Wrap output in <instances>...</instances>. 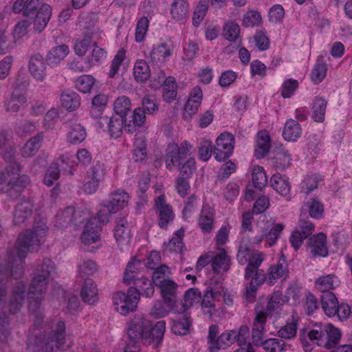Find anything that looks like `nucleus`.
Wrapping results in <instances>:
<instances>
[{
	"label": "nucleus",
	"instance_id": "f257e3e1",
	"mask_svg": "<svg viewBox=\"0 0 352 352\" xmlns=\"http://www.w3.org/2000/svg\"><path fill=\"white\" fill-rule=\"evenodd\" d=\"M47 228L44 223H38L33 230L21 234L14 248L8 252V263H0V311L8 308L10 314H15L22 308L26 296L25 284L19 281L12 287L8 298V282L10 278L18 279L23 274V263L28 252L38 250L43 243Z\"/></svg>",
	"mask_w": 352,
	"mask_h": 352
},
{
	"label": "nucleus",
	"instance_id": "f03ea898",
	"mask_svg": "<svg viewBox=\"0 0 352 352\" xmlns=\"http://www.w3.org/2000/svg\"><path fill=\"white\" fill-rule=\"evenodd\" d=\"M37 302L30 304V317L32 321L29 329L26 346L29 352L65 351L71 345L67 342L65 323L63 320L44 322Z\"/></svg>",
	"mask_w": 352,
	"mask_h": 352
},
{
	"label": "nucleus",
	"instance_id": "7ed1b4c3",
	"mask_svg": "<svg viewBox=\"0 0 352 352\" xmlns=\"http://www.w3.org/2000/svg\"><path fill=\"white\" fill-rule=\"evenodd\" d=\"M3 157L8 165L0 173V190L7 193L11 199H15L29 184L30 179L26 175H19L22 166L15 160L14 148L6 150Z\"/></svg>",
	"mask_w": 352,
	"mask_h": 352
},
{
	"label": "nucleus",
	"instance_id": "20e7f679",
	"mask_svg": "<svg viewBox=\"0 0 352 352\" xmlns=\"http://www.w3.org/2000/svg\"><path fill=\"white\" fill-rule=\"evenodd\" d=\"M192 147L187 140L180 145L175 143L169 144L165 159L166 168L169 170L176 168L179 171L178 175L191 178L197 169L196 160L190 154Z\"/></svg>",
	"mask_w": 352,
	"mask_h": 352
},
{
	"label": "nucleus",
	"instance_id": "39448f33",
	"mask_svg": "<svg viewBox=\"0 0 352 352\" xmlns=\"http://www.w3.org/2000/svg\"><path fill=\"white\" fill-rule=\"evenodd\" d=\"M55 272L54 263L48 258H44L41 264H38L34 271V276L28 291V311L30 304L37 302L39 311L43 314L41 302L52 274Z\"/></svg>",
	"mask_w": 352,
	"mask_h": 352
},
{
	"label": "nucleus",
	"instance_id": "423d86ee",
	"mask_svg": "<svg viewBox=\"0 0 352 352\" xmlns=\"http://www.w3.org/2000/svg\"><path fill=\"white\" fill-rule=\"evenodd\" d=\"M301 330L313 344L327 349L335 348L341 338L340 329L330 323H316Z\"/></svg>",
	"mask_w": 352,
	"mask_h": 352
},
{
	"label": "nucleus",
	"instance_id": "0eeeda50",
	"mask_svg": "<svg viewBox=\"0 0 352 352\" xmlns=\"http://www.w3.org/2000/svg\"><path fill=\"white\" fill-rule=\"evenodd\" d=\"M89 216L87 210H76L74 206H67L60 210L55 217V226L63 229L69 226L75 228L81 226Z\"/></svg>",
	"mask_w": 352,
	"mask_h": 352
},
{
	"label": "nucleus",
	"instance_id": "6e6552de",
	"mask_svg": "<svg viewBox=\"0 0 352 352\" xmlns=\"http://www.w3.org/2000/svg\"><path fill=\"white\" fill-rule=\"evenodd\" d=\"M149 320L144 317L135 316L130 322L127 335L129 340L124 348L123 352H138L139 349L137 344L144 336L145 331L148 329Z\"/></svg>",
	"mask_w": 352,
	"mask_h": 352
},
{
	"label": "nucleus",
	"instance_id": "1a4fd4ad",
	"mask_svg": "<svg viewBox=\"0 0 352 352\" xmlns=\"http://www.w3.org/2000/svg\"><path fill=\"white\" fill-rule=\"evenodd\" d=\"M249 336L250 329L246 324L241 325L237 329L226 331L218 336L214 352H217L221 349H227L235 342L239 346H245Z\"/></svg>",
	"mask_w": 352,
	"mask_h": 352
},
{
	"label": "nucleus",
	"instance_id": "9d476101",
	"mask_svg": "<svg viewBox=\"0 0 352 352\" xmlns=\"http://www.w3.org/2000/svg\"><path fill=\"white\" fill-rule=\"evenodd\" d=\"M107 166L101 161H94L86 172L84 191L88 194L95 193L108 174Z\"/></svg>",
	"mask_w": 352,
	"mask_h": 352
},
{
	"label": "nucleus",
	"instance_id": "9b49d317",
	"mask_svg": "<svg viewBox=\"0 0 352 352\" xmlns=\"http://www.w3.org/2000/svg\"><path fill=\"white\" fill-rule=\"evenodd\" d=\"M139 300V294L136 293L134 289L128 288L126 292L120 291L113 296L115 309L123 316H126L129 313L135 311Z\"/></svg>",
	"mask_w": 352,
	"mask_h": 352
},
{
	"label": "nucleus",
	"instance_id": "f8f14e48",
	"mask_svg": "<svg viewBox=\"0 0 352 352\" xmlns=\"http://www.w3.org/2000/svg\"><path fill=\"white\" fill-rule=\"evenodd\" d=\"M235 144L234 136L228 132L221 133L216 140L213 155L218 162H225L233 153Z\"/></svg>",
	"mask_w": 352,
	"mask_h": 352
},
{
	"label": "nucleus",
	"instance_id": "ddd939ff",
	"mask_svg": "<svg viewBox=\"0 0 352 352\" xmlns=\"http://www.w3.org/2000/svg\"><path fill=\"white\" fill-rule=\"evenodd\" d=\"M154 209L158 217V226L162 229H167L168 226L175 218L171 206L166 204V196L160 195L155 199Z\"/></svg>",
	"mask_w": 352,
	"mask_h": 352
},
{
	"label": "nucleus",
	"instance_id": "4468645a",
	"mask_svg": "<svg viewBox=\"0 0 352 352\" xmlns=\"http://www.w3.org/2000/svg\"><path fill=\"white\" fill-rule=\"evenodd\" d=\"M145 331L144 336L142 337V344L144 345H153L154 349L158 348L163 340L164 335L166 331V322L164 320H160L153 326L149 320V327Z\"/></svg>",
	"mask_w": 352,
	"mask_h": 352
},
{
	"label": "nucleus",
	"instance_id": "2eb2a0df",
	"mask_svg": "<svg viewBox=\"0 0 352 352\" xmlns=\"http://www.w3.org/2000/svg\"><path fill=\"white\" fill-rule=\"evenodd\" d=\"M307 246L313 257H327L329 255L327 235L323 232L310 236Z\"/></svg>",
	"mask_w": 352,
	"mask_h": 352
},
{
	"label": "nucleus",
	"instance_id": "dca6fc26",
	"mask_svg": "<svg viewBox=\"0 0 352 352\" xmlns=\"http://www.w3.org/2000/svg\"><path fill=\"white\" fill-rule=\"evenodd\" d=\"M256 316L252 327V338L254 345L260 346L262 343L265 331L267 314L264 310H258V306L255 308Z\"/></svg>",
	"mask_w": 352,
	"mask_h": 352
},
{
	"label": "nucleus",
	"instance_id": "f3484780",
	"mask_svg": "<svg viewBox=\"0 0 352 352\" xmlns=\"http://www.w3.org/2000/svg\"><path fill=\"white\" fill-rule=\"evenodd\" d=\"M289 274L287 258L282 254L276 264L271 265L267 272V283L269 285H274L278 279H286Z\"/></svg>",
	"mask_w": 352,
	"mask_h": 352
},
{
	"label": "nucleus",
	"instance_id": "a211bd4d",
	"mask_svg": "<svg viewBox=\"0 0 352 352\" xmlns=\"http://www.w3.org/2000/svg\"><path fill=\"white\" fill-rule=\"evenodd\" d=\"M203 98V92L201 89L197 86L194 87L190 93L188 100L186 101L183 111V118L186 120H190L198 111Z\"/></svg>",
	"mask_w": 352,
	"mask_h": 352
},
{
	"label": "nucleus",
	"instance_id": "6ab92c4d",
	"mask_svg": "<svg viewBox=\"0 0 352 352\" xmlns=\"http://www.w3.org/2000/svg\"><path fill=\"white\" fill-rule=\"evenodd\" d=\"M129 196L122 189H118L109 194V199L104 202V206L111 212H118L128 206Z\"/></svg>",
	"mask_w": 352,
	"mask_h": 352
},
{
	"label": "nucleus",
	"instance_id": "aec40b11",
	"mask_svg": "<svg viewBox=\"0 0 352 352\" xmlns=\"http://www.w3.org/2000/svg\"><path fill=\"white\" fill-rule=\"evenodd\" d=\"M155 286L160 289L164 302H168L170 306H175L178 285L173 280L162 279V281L157 282Z\"/></svg>",
	"mask_w": 352,
	"mask_h": 352
},
{
	"label": "nucleus",
	"instance_id": "412c9836",
	"mask_svg": "<svg viewBox=\"0 0 352 352\" xmlns=\"http://www.w3.org/2000/svg\"><path fill=\"white\" fill-rule=\"evenodd\" d=\"M101 225L96 219H89L85 226L80 240L85 245H91L100 239Z\"/></svg>",
	"mask_w": 352,
	"mask_h": 352
},
{
	"label": "nucleus",
	"instance_id": "4be33fe9",
	"mask_svg": "<svg viewBox=\"0 0 352 352\" xmlns=\"http://www.w3.org/2000/svg\"><path fill=\"white\" fill-rule=\"evenodd\" d=\"M215 210L208 204H204L200 212L197 223L204 234L210 233L214 224Z\"/></svg>",
	"mask_w": 352,
	"mask_h": 352
},
{
	"label": "nucleus",
	"instance_id": "5701e85b",
	"mask_svg": "<svg viewBox=\"0 0 352 352\" xmlns=\"http://www.w3.org/2000/svg\"><path fill=\"white\" fill-rule=\"evenodd\" d=\"M29 71L37 81L43 82L46 76V63L40 54L32 55L29 60Z\"/></svg>",
	"mask_w": 352,
	"mask_h": 352
},
{
	"label": "nucleus",
	"instance_id": "b1692460",
	"mask_svg": "<svg viewBox=\"0 0 352 352\" xmlns=\"http://www.w3.org/2000/svg\"><path fill=\"white\" fill-rule=\"evenodd\" d=\"M173 53V46L172 44L162 43L153 45L150 52V60L153 64L163 63L168 60Z\"/></svg>",
	"mask_w": 352,
	"mask_h": 352
},
{
	"label": "nucleus",
	"instance_id": "393cba45",
	"mask_svg": "<svg viewBox=\"0 0 352 352\" xmlns=\"http://www.w3.org/2000/svg\"><path fill=\"white\" fill-rule=\"evenodd\" d=\"M33 28L35 32H41L46 28L52 16V8L47 3H42L35 12Z\"/></svg>",
	"mask_w": 352,
	"mask_h": 352
},
{
	"label": "nucleus",
	"instance_id": "a878e982",
	"mask_svg": "<svg viewBox=\"0 0 352 352\" xmlns=\"http://www.w3.org/2000/svg\"><path fill=\"white\" fill-rule=\"evenodd\" d=\"M41 4V0H16L12 11L15 14L22 13L23 16H28L35 14Z\"/></svg>",
	"mask_w": 352,
	"mask_h": 352
},
{
	"label": "nucleus",
	"instance_id": "bb28decb",
	"mask_svg": "<svg viewBox=\"0 0 352 352\" xmlns=\"http://www.w3.org/2000/svg\"><path fill=\"white\" fill-rule=\"evenodd\" d=\"M115 239L120 246L129 244L131 241V230L125 218H121L113 230Z\"/></svg>",
	"mask_w": 352,
	"mask_h": 352
},
{
	"label": "nucleus",
	"instance_id": "cd10ccee",
	"mask_svg": "<svg viewBox=\"0 0 352 352\" xmlns=\"http://www.w3.org/2000/svg\"><path fill=\"white\" fill-rule=\"evenodd\" d=\"M32 204L26 199H23L15 207L14 212V223L21 225L30 218L32 214Z\"/></svg>",
	"mask_w": 352,
	"mask_h": 352
},
{
	"label": "nucleus",
	"instance_id": "c85d7f7f",
	"mask_svg": "<svg viewBox=\"0 0 352 352\" xmlns=\"http://www.w3.org/2000/svg\"><path fill=\"white\" fill-rule=\"evenodd\" d=\"M340 283L338 278L335 274H331L318 278L315 282V287L322 294H325L327 292H332L331 290L338 287Z\"/></svg>",
	"mask_w": 352,
	"mask_h": 352
},
{
	"label": "nucleus",
	"instance_id": "c756f323",
	"mask_svg": "<svg viewBox=\"0 0 352 352\" xmlns=\"http://www.w3.org/2000/svg\"><path fill=\"white\" fill-rule=\"evenodd\" d=\"M44 134L43 132L38 133L32 137L21 148V155L25 158H30L34 156L41 148Z\"/></svg>",
	"mask_w": 352,
	"mask_h": 352
},
{
	"label": "nucleus",
	"instance_id": "7c9ffc66",
	"mask_svg": "<svg viewBox=\"0 0 352 352\" xmlns=\"http://www.w3.org/2000/svg\"><path fill=\"white\" fill-rule=\"evenodd\" d=\"M230 257L227 254L225 249L219 248V252L212 261V269L214 273L220 274L228 271L230 267Z\"/></svg>",
	"mask_w": 352,
	"mask_h": 352
},
{
	"label": "nucleus",
	"instance_id": "2f4dec72",
	"mask_svg": "<svg viewBox=\"0 0 352 352\" xmlns=\"http://www.w3.org/2000/svg\"><path fill=\"white\" fill-rule=\"evenodd\" d=\"M80 296L82 300L89 305H94L98 301V289L92 279H85L80 291Z\"/></svg>",
	"mask_w": 352,
	"mask_h": 352
},
{
	"label": "nucleus",
	"instance_id": "473e14b6",
	"mask_svg": "<svg viewBox=\"0 0 352 352\" xmlns=\"http://www.w3.org/2000/svg\"><path fill=\"white\" fill-rule=\"evenodd\" d=\"M184 236V229L183 228L179 229L174 232V236L168 241V242H164L163 246L164 250L170 253H182L185 244L183 241Z\"/></svg>",
	"mask_w": 352,
	"mask_h": 352
},
{
	"label": "nucleus",
	"instance_id": "72a5a7b5",
	"mask_svg": "<svg viewBox=\"0 0 352 352\" xmlns=\"http://www.w3.org/2000/svg\"><path fill=\"white\" fill-rule=\"evenodd\" d=\"M133 286L130 287V289H134L136 293L139 294V300L140 296H145L146 298H151L155 292L153 283L145 277L137 278L132 281Z\"/></svg>",
	"mask_w": 352,
	"mask_h": 352
},
{
	"label": "nucleus",
	"instance_id": "f704fd0d",
	"mask_svg": "<svg viewBox=\"0 0 352 352\" xmlns=\"http://www.w3.org/2000/svg\"><path fill=\"white\" fill-rule=\"evenodd\" d=\"M302 132L299 122L294 119H289L285 124L283 137L286 141L296 142L300 138Z\"/></svg>",
	"mask_w": 352,
	"mask_h": 352
},
{
	"label": "nucleus",
	"instance_id": "c9c22d12",
	"mask_svg": "<svg viewBox=\"0 0 352 352\" xmlns=\"http://www.w3.org/2000/svg\"><path fill=\"white\" fill-rule=\"evenodd\" d=\"M87 137L85 128L78 123H72L66 135L67 142L72 144H79Z\"/></svg>",
	"mask_w": 352,
	"mask_h": 352
},
{
	"label": "nucleus",
	"instance_id": "e433bc0d",
	"mask_svg": "<svg viewBox=\"0 0 352 352\" xmlns=\"http://www.w3.org/2000/svg\"><path fill=\"white\" fill-rule=\"evenodd\" d=\"M189 14V3L187 0H174L170 6V14L177 21L186 20Z\"/></svg>",
	"mask_w": 352,
	"mask_h": 352
},
{
	"label": "nucleus",
	"instance_id": "4c0bfd02",
	"mask_svg": "<svg viewBox=\"0 0 352 352\" xmlns=\"http://www.w3.org/2000/svg\"><path fill=\"white\" fill-rule=\"evenodd\" d=\"M69 49L67 45L55 46L48 52L46 61L51 67L58 65L69 54Z\"/></svg>",
	"mask_w": 352,
	"mask_h": 352
},
{
	"label": "nucleus",
	"instance_id": "58836bf2",
	"mask_svg": "<svg viewBox=\"0 0 352 352\" xmlns=\"http://www.w3.org/2000/svg\"><path fill=\"white\" fill-rule=\"evenodd\" d=\"M27 102L26 97L19 90H14L9 99L4 102V107L8 112H18L20 108Z\"/></svg>",
	"mask_w": 352,
	"mask_h": 352
},
{
	"label": "nucleus",
	"instance_id": "ea45409f",
	"mask_svg": "<svg viewBox=\"0 0 352 352\" xmlns=\"http://www.w3.org/2000/svg\"><path fill=\"white\" fill-rule=\"evenodd\" d=\"M132 150V159L135 162H142L147 156V144L144 136L135 137Z\"/></svg>",
	"mask_w": 352,
	"mask_h": 352
},
{
	"label": "nucleus",
	"instance_id": "a19ab883",
	"mask_svg": "<svg viewBox=\"0 0 352 352\" xmlns=\"http://www.w3.org/2000/svg\"><path fill=\"white\" fill-rule=\"evenodd\" d=\"M62 106L68 111H75L80 105V98L74 91L65 89L60 97Z\"/></svg>",
	"mask_w": 352,
	"mask_h": 352
},
{
	"label": "nucleus",
	"instance_id": "79ce46f5",
	"mask_svg": "<svg viewBox=\"0 0 352 352\" xmlns=\"http://www.w3.org/2000/svg\"><path fill=\"white\" fill-rule=\"evenodd\" d=\"M145 113L141 107L135 108L133 112L132 120L124 124V131L128 133H133L136 131L137 127L143 126L146 118Z\"/></svg>",
	"mask_w": 352,
	"mask_h": 352
},
{
	"label": "nucleus",
	"instance_id": "37998d69",
	"mask_svg": "<svg viewBox=\"0 0 352 352\" xmlns=\"http://www.w3.org/2000/svg\"><path fill=\"white\" fill-rule=\"evenodd\" d=\"M320 302L322 309L326 316L333 317L336 316V309L338 305V300L333 292H327L321 294Z\"/></svg>",
	"mask_w": 352,
	"mask_h": 352
},
{
	"label": "nucleus",
	"instance_id": "c03bdc74",
	"mask_svg": "<svg viewBox=\"0 0 352 352\" xmlns=\"http://www.w3.org/2000/svg\"><path fill=\"white\" fill-rule=\"evenodd\" d=\"M298 324V318L293 315L292 318H289L286 324L278 331V337L287 340L294 338L297 333Z\"/></svg>",
	"mask_w": 352,
	"mask_h": 352
},
{
	"label": "nucleus",
	"instance_id": "a18cd8bd",
	"mask_svg": "<svg viewBox=\"0 0 352 352\" xmlns=\"http://www.w3.org/2000/svg\"><path fill=\"white\" fill-rule=\"evenodd\" d=\"M303 206L307 210L311 217L319 219L324 214V205L317 197H310L304 202Z\"/></svg>",
	"mask_w": 352,
	"mask_h": 352
},
{
	"label": "nucleus",
	"instance_id": "49530a36",
	"mask_svg": "<svg viewBox=\"0 0 352 352\" xmlns=\"http://www.w3.org/2000/svg\"><path fill=\"white\" fill-rule=\"evenodd\" d=\"M327 106L326 100L321 97H316L312 102L311 118L316 122H323L325 118V112Z\"/></svg>",
	"mask_w": 352,
	"mask_h": 352
},
{
	"label": "nucleus",
	"instance_id": "de8ad7c7",
	"mask_svg": "<svg viewBox=\"0 0 352 352\" xmlns=\"http://www.w3.org/2000/svg\"><path fill=\"white\" fill-rule=\"evenodd\" d=\"M126 122V118L118 116H112L109 118L108 122V131L111 138H120L124 129V124Z\"/></svg>",
	"mask_w": 352,
	"mask_h": 352
},
{
	"label": "nucleus",
	"instance_id": "09e8293b",
	"mask_svg": "<svg viewBox=\"0 0 352 352\" xmlns=\"http://www.w3.org/2000/svg\"><path fill=\"white\" fill-rule=\"evenodd\" d=\"M271 186L280 195L287 197L290 193V184L280 174H274L270 179Z\"/></svg>",
	"mask_w": 352,
	"mask_h": 352
},
{
	"label": "nucleus",
	"instance_id": "8fccbe9b",
	"mask_svg": "<svg viewBox=\"0 0 352 352\" xmlns=\"http://www.w3.org/2000/svg\"><path fill=\"white\" fill-rule=\"evenodd\" d=\"M133 76L135 80L140 82H144L151 77L150 67L146 60L138 59L135 61Z\"/></svg>",
	"mask_w": 352,
	"mask_h": 352
},
{
	"label": "nucleus",
	"instance_id": "3c124183",
	"mask_svg": "<svg viewBox=\"0 0 352 352\" xmlns=\"http://www.w3.org/2000/svg\"><path fill=\"white\" fill-rule=\"evenodd\" d=\"M59 172L63 175H74L76 170L75 167L78 165L76 162L67 155H60L54 162Z\"/></svg>",
	"mask_w": 352,
	"mask_h": 352
},
{
	"label": "nucleus",
	"instance_id": "603ef678",
	"mask_svg": "<svg viewBox=\"0 0 352 352\" xmlns=\"http://www.w3.org/2000/svg\"><path fill=\"white\" fill-rule=\"evenodd\" d=\"M177 84L174 77H167L166 85L162 87V98L164 101L170 103L176 99Z\"/></svg>",
	"mask_w": 352,
	"mask_h": 352
},
{
	"label": "nucleus",
	"instance_id": "864d4df0",
	"mask_svg": "<svg viewBox=\"0 0 352 352\" xmlns=\"http://www.w3.org/2000/svg\"><path fill=\"white\" fill-rule=\"evenodd\" d=\"M284 304L285 300L283 298L282 292L280 291H275L272 294L266 307L261 310H264L268 317L272 316L278 309H280Z\"/></svg>",
	"mask_w": 352,
	"mask_h": 352
},
{
	"label": "nucleus",
	"instance_id": "5fc2aeb1",
	"mask_svg": "<svg viewBox=\"0 0 352 352\" xmlns=\"http://www.w3.org/2000/svg\"><path fill=\"white\" fill-rule=\"evenodd\" d=\"M292 157L290 153L286 150L278 151L272 158L273 166L280 170L287 168L291 165Z\"/></svg>",
	"mask_w": 352,
	"mask_h": 352
},
{
	"label": "nucleus",
	"instance_id": "6e6d98bb",
	"mask_svg": "<svg viewBox=\"0 0 352 352\" xmlns=\"http://www.w3.org/2000/svg\"><path fill=\"white\" fill-rule=\"evenodd\" d=\"M93 32L87 30L83 34L82 38L76 40L74 45L75 53L80 56H82L90 47L92 43Z\"/></svg>",
	"mask_w": 352,
	"mask_h": 352
},
{
	"label": "nucleus",
	"instance_id": "4d7b16f0",
	"mask_svg": "<svg viewBox=\"0 0 352 352\" xmlns=\"http://www.w3.org/2000/svg\"><path fill=\"white\" fill-rule=\"evenodd\" d=\"M131 109V100L125 96H119L114 102L113 109L116 116L126 118V115Z\"/></svg>",
	"mask_w": 352,
	"mask_h": 352
},
{
	"label": "nucleus",
	"instance_id": "13d9d810",
	"mask_svg": "<svg viewBox=\"0 0 352 352\" xmlns=\"http://www.w3.org/2000/svg\"><path fill=\"white\" fill-rule=\"evenodd\" d=\"M190 326V316L184 314L179 318L174 321L171 327V331L175 335H186L189 331Z\"/></svg>",
	"mask_w": 352,
	"mask_h": 352
},
{
	"label": "nucleus",
	"instance_id": "bf43d9fd",
	"mask_svg": "<svg viewBox=\"0 0 352 352\" xmlns=\"http://www.w3.org/2000/svg\"><path fill=\"white\" fill-rule=\"evenodd\" d=\"M270 148V137L267 134L258 133L254 155L257 159L264 157Z\"/></svg>",
	"mask_w": 352,
	"mask_h": 352
},
{
	"label": "nucleus",
	"instance_id": "052dcab7",
	"mask_svg": "<svg viewBox=\"0 0 352 352\" xmlns=\"http://www.w3.org/2000/svg\"><path fill=\"white\" fill-rule=\"evenodd\" d=\"M254 186L261 190L267 183V177L263 167L254 166L252 172Z\"/></svg>",
	"mask_w": 352,
	"mask_h": 352
},
{
	"label": "nucleus",
	"instance_id": "680f3d73",
	"mask_svg": "<svg viewBox=\"0 0 352 352\" xmlns=\"http://www.w3.org/2000/svg\"><path fill=\"white\" fill-rule=\"evenodd\" d=\"M267 352H284L287 349L285 341L278 338H269L260 344Z\"/></svg>",
	"mask_w": 352,
	"mask_h": 352
},
{
	"label": "nucleus",
	"instance_id": "e2e57ef3",
	"mask_svg": "<svg viewBox=\"0 0 352 352\" xmlns=\"http://www.w3.org/2000/svg\"><path fill=\"white\" fill-rule=\"evenodd\" d=\"M263 255L262 253H256L253 254L250 260L248 261L246 264L247 266L245 269L244 278H248L252 273L256 271L261 270L258 267L261 266V263L263 261Z\"/></svg>",
	"mask_w": 352,
	"mask_h": 352
},
{
	"label": "nucleus",
	"instance_id": "0e129e2a",
	"mask_svg": "<svg viewBox=\"0 0 352 352\" xmlns=\"http://www.w3.org/2000/svg\"><path fill=\"white\" fill-rule=\"evenodd\" d=\"M201 298V294L197 288L188 289L184 294V302L182 305L183 311L185 312L194 304L199 302Z\"/></svg>",
	"mask_w": 352,
	"mask_h": 352
},
{
	"label": "nucleus",
	"instance_id": "69168bd1",
	"mask_svg": "<svg viewBox=\"0 0 352 352\" xmlns=\"http://www.w3.org/2000/svg\"><path fill=\"white\" fill-rule=\"evenodd\" d=\"M95 81V78L91 75H82L75 80V87L84 94L89 93Z\"/></svg>",
	"mask_w": 352,
	"mask_h": 352
},
{
	"label": "nucleus",
	"instance_id": "338daca9",
	"mask_svg": "<svg viewBox=\"0 0 352 352\" xmlns=\"http://www.w3.org/2000/svg\"><path fill=\"white\" fill-rule=\"evenodd\" d=\"M209 0H200L192 16V24L198 27L206 15L208 10Z\"/></svg>",
	"mask_w": 352,
	"mask_h": 352
},
{
	"label": "nucleus",
	"instance_id": "774afa93",
	"mask_svg": "<svg viewBox=\"0 0 352 352\" xmlns=\"http://www.w3.org/2000/svg\"><path fill=\"white\" fill-rule=\"evenodd\" d=\"M320 179V176L316 174L307 175L300 184L301 192L309 195L318 188Z\"/></svg>",
	"mask_w": 352,
	"mask_h": 352
}]
</instances>
